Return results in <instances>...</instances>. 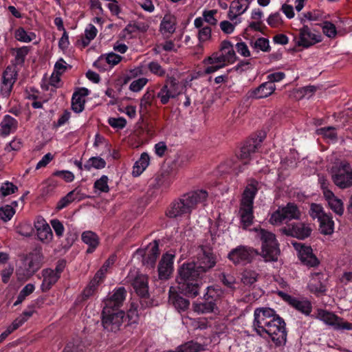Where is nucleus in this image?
<instances>
[{
	"label": "nucleus",
	"mask_w": 352,
	"mask_h": 352,
	"mask_svg": "<svg viewBox=\"0 0 352 352\" xmlns=\"http://www.w3.org/2000/svg\"><path fill=\"white\" fill-rule=\"evenodd\" d=\"M217 13L215 10H206L203 12V17L204 21L210 25H214L217 23V20L214 18V14Z\"/></svg>",
	"instance_id": "e2e57ef3"
},
{
	"label": "nucleus",
	"mask_w": 352,
	"mask_h": 352,
	"mask_svg": "<svg viewBox=\"0 0 352 352\" xmlns=\"http://www.w3.org/2000/svg\"><path fill=\"white\" fill-rule=\"evenodd\" d=\"M206 63H208L210 65L213 64H218V65H223V67L229 64L228 62H227L225 56L223 55V52L220 50L218 52H215L212 54L211 56H209L206 60Z\"/></svg>",
	"instance_id": "c03bdc74"
},
{
	"label": "nucleus",
	"mask_w": 352,
	"mask_h": 352,
	"mask_svg": "<svg viewBox=\"0 0 352 352\" xmlns=\"http://www.w3.org/2000/svg\"><path fill=\"white\" fill-rule=\"evenodd\" d=\"M28 263L24 268H19L16 271V276L19 280H27L33 276L42 266L43 255L40 247L35 248L26 258Z\"/></svg>",
	"instance_id": "423d86ee"
},
{
	"label": "nucleus",
	"mask_w": 352,
	"mask_h": 352,
	"mask_svg": "<svg viewBox=\"0 0 352 352\" xmlns=\"http://www.w3.org/2000/svg\"><path fill=\"white\" fill-rule=\"evenodd\" d=\"M29 47L23 46L19 48H12V52L14 55V64L15 65H22L24 62L26 56L29 52Z\"/></svg>",
	"instance_id": "4c0bfd02"
},
{
	"label": "nucleus",
	"mask_w": 352,
	"mask_h": 352,
	"mask_svg": "<svg viewBox=\"0 0 352 352\" xmlns=\"http://www.w3.org/2000/svg\"><path fill=\"white\" fill-rule=\"evenodd\" d=\"M331 179L341 189L352 186V168L346 162H341L332 166Z\"/></svg>",
	"instance_id": "0eeeda50"
},
{
	"label": "nucleus",
	"mask_w": 352,
	"mask_h": 352,
	"mask_svg": "<svg viewBox=\"0 0 352 352\" xmlns=\"http://www.w3.org/2000/svg\"><path fill=\"white\" fill-rule=\"evenodd\" d=\"M250 44L252 47L263 52H269L270 50L269 40L265 38H259L255 41H251Z\"/></svg>",
	"instance_id": "8fccbe9b"
},
{
	"label": "nucleus",
	"mask_w": 352,
	"mask_h": 352,
	"mask_svg": "<svg viewBox=\"0 0 352 352\" xmlns=\"http://www.w3.org/2000/svg\"><path fill=\"white\" fill-rule=\"evenodd\" d=\"M54 175L62 177L66 182H72L74 179V174L69 170H58Z\"/></svg>",
	"instance_id": "338daca9"
},
{
	"label": "nucleus",
	"mask_w": 352,
	"mask_h": 352,
	"mask_svg": "<svg viewBox=\"0 0 352 352\" xmlns=\"http://www.w3.org/2000/svg\"><path fill=\"white\" fill-rule=\"evenodd\" d=\"M193 261L205 274L216 265L217 256L211 248L200 245L197 248Z\"/></svg>",
	"instance_id": "6e6552de"
},
{
	"label": "nucleus",
	"mask_w": 352,
	"mask_h": 352,
	"mask_svg": "<svg viewBox=\"0 0 352 352\" xmlns=\"http://www.w3.org/2000/svg\"><path fill=\"white\" fill-rule=\"evenodd\" d=\"M236 50L237 52L244 57L250 56V52L248 45L244 42L237 43L236 45Z\"/></svg>",
	"instance_id": "774afa93"
},
{
	"label": "nucleus",
	"mask_w": 352,
	"mask_h": 352,
	"mask_svg": "<svg viewBox=\"0 0 352 352\" xmlns=\"http://www.w3.org/2000/svg\"><path fill=\"white\" fill-rule=\"evenodd\" d=\"M179 94L178 83L174 77H168L165 85L157 93V97L160 99L163 104L168 102L170 98H174Z\"/></svg>",
	"instance_id": "ddd939ff"
},
{
	"label": "nucleus",
	"mask_w": 352,
	"mask_h": 352,
	"mask_svg": "<svg viewBox=\"0 0 352 352\" xmlns=\"http://www.w3.org/2000/svg\"><path fill=\"white\" fill-rule=\"evenodd\" d=\"M336 130V129L333 126L322 127L317 129L316 133L322 135L324 138L336 141L338 138Z\"/></svg>",
	"instance_id": "37998d69"
},
{
	"label": "nucleus",
	"mask_w": 352,
	"mask_h": 352,
	"mask_svg": "<svg viewBox=\"0 0 352 352\" xmlns=\"http://www.w3.org/2000/svg\"><path fill=\"white\" fill-rule=\"evenodd\" d=\"M122 60V56L113 52L101 55L94 63V66L101 69L105 70L106 64L111 67L118 64Z\"/></svg>",
	"instance_id": "5701e85b"
},
{
	"label": "nucleus",
	"mask_w": 352,
	"mask_h": 352,
	"mask_svg": "<svg viewBox=\"0 0 352 352\" xmlns=\"http://www.w3.org/2000/svg\"><path fill=\"white\" fill-rule=\"evenodd\" d=\"M221 51L223 52L228 63H233L236 56L232 43L228 41H223L221 44Z\"/></svg>",
	"instance_id": "f704fd0d"
},
{
	"label": "nucleus",
	"mask_w": 352,
	"mask_h": 352,
	"mask_svg": "<svg viewBox=\"0 0 352 352\" xmlns=\"http://www.w3.org/2000/svg\"><path fill=\"white\" fill-rule=\"evenodd\" d=\"M108 180L107 176L102 175L99 179L95 182L94 188L102 192H108L109 191Z\"/></svg>",
	"instance_id": "603ef678"
},
{
	"label": "nucleus",
	"mask_w": 352,
	"mask_h": 352,
	"mask_svg": "<svg viewBox=\"0 0 352 352\" xmlns=\"http://www.w3.org/2000/svg\"><path fill=\"white\" fill-rule=\"evenodd\" d=\"M126 294L124 287H119L113 295L104 301V307L111 309H119L122 305Z\"/></svg>",
	"instance_id": "393cba45"
},
{
	"label": "nucleus",
	"mask_w": 352,
	"mask_h": 352,
	"mask_svg": "<svg viewBox=\"0 0 352 352\" xmlns=\"http://www.w3.org/2000/svg\"><path fill=\"white\" fill-rule=\"evenodd\" d=\"M147 82L148 79L146 78H138L131 83L129 89L131 91L134 92L140 91L145 86Z\"/></svg>",
	"instance_id": "13d9d810"
},
{
	"label": "nucleus",
	"mask_w": 352,
	"mask_h": 352,
	"mask_svg": "<svg viewBox=\"0 0 352 352\" xmlns=\"http://www.w3.org/2000/svg\"><path fill=\"white\" fill-rule=\"evenodd\" d=\"M243 0H234L232 2L230 9L231 13H236L238 15H240L245 12V11L248 9V6H247L244 9H243V6L241 2Z\"/></svg>",
	"instance_id": "052dcab7"
},
{
	"label": "nucleus",
	"mask_w": 352,
	"mask_h": 352,
	"mask_svg": "<svg viewBox=\"0 0 352 352\" xmlns=\"http://www.w3.org/2000/svg\"><path fill=\"white\" fill-rule=\"evenodd\" d=\"M105 166L106 162L104 160L100 157H92L84 164V168L87 170H90L91 168L101 169L104 168Z\"/></svg>",
	"instance_id": "ea45409f"
},
{
	"label": "nucleus",
	"mask_w": 352,
	"mask_h": 352,
	"mask_svg": "<svg viewBox=\"0 0 352 352\" xmlns=\"http://www.w3.org/2000/svg\"><path fill=\"white\" fill-rule=\"evenodd\" d=\"M104 277L101 276V272L96 273L94 278L91 280L89 285L85 288L82 293V298L86 300L91 296L97 289L99 284L103 280Z\"/></svg>",
	"instance_id": "7c9ffc66"
},
{
	"label": "nucleus",
	"mask_w": 352,
	"mask_h": 352,
	"mask_svg": "<svg viewBox=\"0 0 352 352\" xmlns=\"http://www.w3.org/2000/svg\"><path fill=\"white\" fill-rule=\"evenodd\" d=\"M211 28L209 26H205L199 29L198 32V38L200 43L208 41L211 38Z\"/></svg>",
	"instance_id": "680f3d73"
},
{
	"label": "nucleus",
	"mask_w": 352,
	"mask_h": 352,
	"mask_svg": "<svg viewBox=\"0 0 352 352\" xmlns=\"http://www.w3.org/2000/svg\"><path fill=\"white\" fill-rule=\"evenodd\" d=\"M89 94L87 88H80L74 92L72 98V109L76 113H80L84 110L85 100L83 98Z\"/></svg>",
	"instance_id": "a878e982"
},
{
	"label": "nucleus",
	"mask_w": 352,
	"mask_h": 352,
	"mask_svg": "<svg viewBox=\"0 0 352 352\" xmlns=\"http://www.w3.org/2000/svg\"><path fill=\"white\" fill-rule=\"evenodd\" d=\"M169 302L178 311H186L190 305L188 299L183 298L177 292H172L171 289L169 292Z\"/></svg>",
	"instance_id": "cd10ccee"
},
{
	"label": "nucleus",
	"mask_w": 352,
	"mask_h": 352,
	"mask_svg": "<svg viewBox=\"0 0 352 352\" xmlns=\"http://www.w3.org/2000/svg\"><path fill=\"white\" fill-rule=\"evenodd\" d=\"M280 232L287 236L303 240L311 235L312 228L309 224L298 222L287 225L286 226L280 228Z\"/></svg>",
	"instance_id": "f8f14e48"
},
{
	"label": "nucleus",
	"mask_w": 352,
	"mask_h": 352,
	"mask_svg": "<svg viewBox=\"0 0 352 352\" xmlns=\"http://www.w3.org/2000/svg\"><path fill=\"white\" fill-rule=\"evenodd\" d=\"M154 98L153 93L146 92L140 100V113L142 115L148 112V108L151 105L152 100Z\"/></svg>",
	"instance_id": "79ce46f5"
},
{
	"label": "nucleus",
	"mask_w": 352,
	"mask_h": 352,
	"mask_svg": "<svg viewBox=\"0 0 352 352\" xmlns=\"http://www.w3.org/2000/svg\"><path fill=\"white\" fill-rule=\"evenodd\" d=\"M278 295L281 296L291 306L294 307L298 311L305 314L306 316H309L311 312L312 306L309 301L300 300L283 292H279Z\"/></svg>",
	"instance_id": "dca6fc26"
},
{
	"label": "nucleus",
	"mask_w": 352,
	"mask_h": 352,
	"mask_svg": "<svg viewBox=\"0 0 352 352\" xmlns=\"http://www.w3.org/2000/svg\"><path fill=\"white\" fill-rule=\"evenodd\" d=\"M148 69L151 73L158 76H164L166 74V71L156 61L150 62L148 64Z\"/></svg>",
	"instance_id": "4d7b16f0"
},
{
	"label": "nucleus",
	"mask_w": 352,
	"mask_h": 352,
	"mask_svg": "<svg viewBox=\"0 0 352 352\" xmlns=\"http://www.w3.org/2000/svg\"><path fill=\"white\" fill-rule=\"evenodd\" d=\"M331 209L337 214L341 216L344 212L343 202L341 199L336 197L329 204Z\"/></svg>",
	"instance_id": "864d4df0"
},
{
	"label": "nucleus",
	"mask_w": 352,
	"mask_h": 352,
	"mask_svg": "<svg viewBox=\"0 0 352 352\" xmlns=\"http://www.w3.org/2000/svg\"><path fill=\"white\" fill-rule=\"evenodd\" d=\"M300 212L297 206L293 203H289L283 208H279L271 216L270 221L272 224H278L284 221L298 219Z\"/></svg>",
	"instance_id": "9d476101"
},
{
	"label": "nucleus",
	"mask_w": 352,
	"mask_h": 352,
	"mask_svg": "<svg viewBox=\"0 0 352 352\" xmlns=\"http://www.w3.org/2000/svg\"><path fill=\"white\" fill-rule=\"evenodd\" d=\"M97 32L98 30L96 28L94 25L89 24L85 29V36L82 39V44L83 47H86L89 44L90 41L96 37Z\"/></svg>",
	"instance_id": "de8ad7c7"
},
{
	"label": "nucleus",
	"mask_w": 352,
	"mask_h": 352,
	"mask_svg": "<svg viewBox=\"0 0 352 352\" xmlns=\"http://www.w3.org/2000/svg\"><path fill=\"white\" fill-rule=\"evenodd\" d=\"M150 305L151 302L148 300V296H146L144 298L140 297V305H135L134 304H132L130 311L132 312V309H134V311H136V314L138 315L139 312H140L142 309H144V308L148 307Z\"/></svg>",
	"instance_id": "bf43d9fd"
},
{
	"label": "nucleus",
	"mask_w": 352,
	"mask_h": 352,
	"mask_svg": "<svg viewBox=\"0 0 352 352\" xmlns=\"http://www.w3.org/2000/svg\"><path fill=\"white\" fill-rule=\"evenodd\" d=\"M176 25V17L172 14H166L161 21L160 31L165 38H168L175 32Z\"/></svg>",
	"instance_id": "4be33fe9"
},
{
	"label": "nucleus",
	"mask_w": 352,
	"mask_h": 352,
	"mask_svg": "<svg viewBox=\"0 0 352 352\" xmlns=\"http://www.w3.org/2000/svg\"><path fill=\"white\" fill-rule=\"evenodd\" d=\"M159 254L160 250L158 242L157 241H154L153 243H150L146 248L142 261L144 265L150 268H153Z\"/></svg>",
	"instance_id": "aec40b11"
},
{
	"label": "nucleus",
	"mask_w": 352,
	"mask_h": 352,
	"mask_svg": "<svg viewBox=\"0 0 352 352\" xmlns=\"http://www.w3.org/2000/svg\"><path fill=\"white\" fill-rule=\"evenodd\" d=\"M124 312L119 309L103 307L102 323L107 331L116 332L123 322Z\"/></svg>",
	"instance_id": "1a4fd4ad"
},
{
	"label": "nucleus",
	"mask_w": 352,
	"mask_h": 352,
	"mask_svg": "<svg viewBox=\"0 0 352 352\" xmlns=\"http://www.w3.org/2000/svg\"><path fill=\"white\" fill-rule=\"evenodd\" d=\"M14 213L15 210L9 205L0 208V218L6 222L10 220Z\"/></svg>",
	"instance_id": "5fc2aeb1"
},
{
	"label": "nucleus",
	"mask_w": 352,
	"mask_h": 352,
	"mask_svg": "<svg viewBox=\"0 0 352 352\" xmlns=\"http://www.w3.org/2000/svg\"><path fill=\"white\" fill-rule=\"evenodd\" d=\"M257 148L256 140L249 139L241 146L238 157L242 160H248L251 154L255 153Z\"/></svg>",
	"instance_id": "c85d7f7f"
},
{
	"label": "nucleus",
	"mask_w": 352,
	"mask_h": 352,
	"mask_svg": "<svg viewBox=\"0 0 352 352\" xmlns=\"http://www.w3.org/2000/svg\"><path fill=\"white\" fill-rule=\"evenodd\" d=\"M309 214L313 219H318L320 221L327 214L323 211V208L320 204H311Z\"/></svg>",
	"instance_id": "3c124183"
},
{
	"label": "nucleus",
	"mask_w": 352,
	"mask_h": 352,
	"mask_svg": "<svg viewBox=\"0 0 352 352\" xmlns=\"http://www.w3.org/2000/svg\"><path fill=\"white\" fill-rule=\"evenodd\" d=\"M34 227L37 232V236L40 241L44 243H49L53 238V233L49 224L43 219H38Z\"/></svg>",
	"instance_id": "6ab92c4d"
},
{
	"label": "nucleus",
	"mask_w": 352,
	"mask_h": 352,
	"mask_svg": "<svg viewBox=\"0 0 352 352\" xmlns=\"http://www.w3.org/2000/svg\"><path fill=\"white\" fill-rule=\"evenodd\" d=\"M175 256L172 254L166 253L163 254L159 265L158 273L160 279H166L173 272V260Z\"/></svg>",
	"instance_id": "f3484780"
},
{
	"label": "nucleus",
	"mask_w": 352,
	"mask_h": 352,
	"mask_svg": "<svg viewBox=\"0 0 352 352\" xmlns=\"http://www.w3.org/2000/svg\"><path fill=\"white\" fill-rule=\"evenodd\" d=\"M322 32L329 38H334L337 34L336 26L329 21H324L323 23Z\"/></svg>",
	"instance_id": "6e6d98bb"
},
{
	"label": "nucleus",
	"mask_w": 352,
	"mask_h": 352,
	"mask_svg": "<svg viewBox=\"0 0 352 352\" xmlns=\"http://www.w3.org/2000/svg\"><path fill=\"white\" fill-rule=\"evenodd\" d=\"M259 183L255 179L250 180L245 187L240 201L239 215L243 229H247L253 223V204L258 190Z\"/></svg>",
	"instance_id": "39448f33"
},
{
	"label": "nucleus",
	"mask_w": 352,
	"mask_h": 352,
	"mask_svg": "<svg viewBox=\"0 0 352 352\" xmlns=\"http://www.w3.org/2000/svg\"><path fill=\"white\" fill-rule=\"evenodd\" d=\"M256 236L261 241V251L248 245H238L231 250L228 255V259L234 265L245 266L252 263L255 258L260 255L265 262L276 261L280 254L278 243L276 236L264 229H256Z\"/></svg>",
	"instance_id": "f257e3e1"
},
{
	"label": "nucleus",
	"mask_w": 352,
	"mask_h": 352,
	"mask_svg": "<svg viewBox=\"0 0 352 352\" xmlns=\"http://www.w3.org/2000/svg\"><path fill=\"white\" fill-rule=\"evenodd\" d=\"M43 280L41 284L43 292H47L54 285L60 278V276L52 269H45L42 272Z\"/></svg>",
	"instance_id": "bb28decb"
},
{
	"label": "nucleus",
	"mask_w": 352,
	"mask_h": 352,
	"mask_svg": "<svg viewBox=\"0 0 352 352\" xmlns=\"http://www.w3.org/2000/svg\"><path fill=\"white\" fill-rule=\"evenodd\" d=\"M149 156L147 153H143L140 159L135 163L133 168V175L139 176L148 166Z\"/></svg>",
	"instance_id": "72a5a7b5"
},
{
	"label": "nucleus",
	"mask_w": 352,
	"mask_h": 352,
	"mask_svg": "<svg viewBox=\"0 0 352 352\" xmlns=\"http://www.w3.org/2000/svg\"><path fill=\"white\" fill-rule=\"evenodd\" d=\"M298 257L301 262L307 266L315 267L319 263L310 246H306L302 250L300 251Z\"/></svg>",
	"instance_id": "c756f323"
},
{
	"label": "nucleus",
	"mask_w": 352,
	"mask_h": 352,
	"mask_svg": "<svg viewBox=\"0 0 352 352\" xmlns=\"http://www.w3.org/2000/svg\"><path fill=\"white\" fill-rule=\"evenodd\" d=\"M17 190L18 187L16 185L12 182H6L1 184L0 194L2 197H6L16 192Z\"/></svg>",
	"instance_id": "09e8293b"
},
{
	"label": "nucleus",
	"mask_w": 352,
	"mask_h": 352,
	"mask_svg": "<svg viewBox=\"0 0 352 352\" xmlns=\"http://www.w3.org/2000/svg\"><path fill=\"white\" fill-rule=\"evenodd\" d=\"M177 280L182 284V289L186 294L195 297L199 294V285L198 280L202 278L204 274L197 267L192 261L184 263L179 269Z\"/></svg>",
	"instance_id": "20e7f679"
},
{
	"label": "nucleus",
	"mask_w": 352,
	"mask_h": 352,
	"mask_svg": "<svg viewBox=\"0 0 352 352\" xmlns=\"http://www.w3.org/2000/svg\"><path fill=\"white\" fill-rule=\"evenodd\" d=\"M15 38L21 42L29 43L36 38V34L32 32H26L24 28H19L15 31Z\"/></svg>",
	"instance_id": "58836bf2"
},
{
	"label": "nucleus",
	"mask_w": 352,
	"mask_h": 352,
	"mask_svg": "<svg viewBox=\"0 0 352 352\" xmlns=\"http://www.w3.org/2000/svg\"><path fill=\"white\" fill-rule=\"evenodd\" d=\"M216 304L212 300L193 305V309L198 314H208L214 311Z\"/></svg>",
	"instance_id": "e433bc0d"
},
{
	"label": "nucleus",
	"mask_w": 352,
	"mask_h": 352,
	"mask_svg": "<svg viewBox=\"0 0 352 352\" xmlns=\"http://www.w3.org/2000/svg\"><path fill=\"white\" fill-rule=\"evenodd\" d=\"M316 318L332 326L336 330H352V323L344 321L342 318L327 310L318 309Z\"/></svg>",
	"instance_id": "9b49d317"
},
{
	"label": "nucleus",
	"mask_w": 352,
	"mask_h": 352,
	"mask_svg": "<svg viewBox=\"0 0 352 352\" xmlns=\"http://www.w3.org/2000/svg\"><path fill=\"white\" fill-rule=\"evenodd\" d=\"M34 312V306H29L28 310L24 311L8 327L7 329L0 335V343H1L11 333L17 329L24 324Z\"/></svg>",
	"instance_id": "4468645a"
},
{
	"label": "nucleus",
	"mask_w": 352,
	"mask_h": 352,
	"mask_svg": "<svg viewBox=\"0 0 352 352\" xmlns=\"http://www.w3.org/2000/svg\"><path fill=\"white\" fill-rule=\"evenodd\" d=\"M276 89V86L272 82H265L257 88L248 91V96L252 98H263L270 96Z\"/></svg>",
	"instance_id": "412c9836"
},
{
	"label": "nucleus",
	"mask_w": 352,
	"mask_h": 352,
	"mask_svg": "<svg viewBox=\"0 0 352 352\" xmlns=\"http://www.w3.org/2000/svg\"><path fill=\"white\" fill-rule=\"evenodd\" d=\"M17 127V121L9 115H6L0 124V132L3 135H8Z\"/></svg>",
	"instance_id": "473e14b6"
},
{
	"label": "nucleus",
	"mask_w": 352,
	"mask_h": 352,
	"mask_svg": "<svg viewBox=\"0 0 352 352\" xmlns=\"http://www.w3.org/2000/svg\"><path fill=\"white\" fill-rule=\"evenodd\" d=\"M50 223L56 234L59 237L62 236L64 232L63 223L58 219H52Z\"/></svg>",
	"instance_id": "69168bd1"
},
{
	"label": "nucleus",
	"mask_w": 352,
	"mask_h": 352,
	"mask_svg": "<svg viewBox=\"0 0 352 352\" xmlns=\"http://www.w3.org/2000/svg\"><path fill=\"white\" fill-rule=\"evenodd\" d=\"M208 193L205 190L191 191L174 200L167 208L166 215L169 218H177L190 214L198 204L206 201Z\"/></svg>",
	"instance_id": "7ed1b4c3"
},
{
	"label": "nucleus",
	"mask_w": 352,
	"mask_h": 352,
	"mask_svg": "<svg viewBox=\"0 0 352 352\" xmlns=\"http://www.w3.org/2000/svg\"><path fill=\"white\" fill-rule=\"evenodd\" d=\"M131 285L140 297L148 296V278L146 276L142 274H137L132 280Z\"/></svg>",
	"instance_id": "b1692460"
},
{
	"label": "nucleus",
	"mask_w": 352,
	"mask_h": 352,
	"mask_svg": "<svg viewBox=\"0 0 352 352\" xmlns=\"http://www.w3.org/2000/svg\"><path fill=\"white\" fill-rule=\"evenodd\" d=\"M253 328L256 333L264 338H270L276 346L285 344L287 340L285 322L269 307L256 308L254 311Z\"/></svg>",
	"instance_id": "f03ea898"
},
{
	"label": "nucleus",
	"mask_w": 352,
	"mask_h": 352,
	"mask_svg": "<svg viewBox=\"0 0 352 352\" xmlns=\"http://www.w3.org/2000/svg\"><path fill=\"white\" fill-rule=\"evenodd\" d=\"M203 349V346L193 341L187 342L176 348L177 352H199Z\"/></svg>",
	"instance_id": "a19ab883"
},
{
	"label": "nucleus",
	"mask_w": 352,
	"mask_h": 352,
	"mask_svg": "<svg viewBox=\"0 0 352 352\" xmlns=\"http://www.w3.org/2000/svg\"><path fill=\"white\" fill-rule=\"evenodd\" d=\"M17 76V72L14 67L8 66L3 73V82L1 91L9 94L12 89Z\"/></svg>",
	"instance_id": "a211bd4d"
},
{
	"label": "nucleus",
	"mask_w": 352,
	"mask_h": 352,
	"mask_svg": "<svg viewBox=\"0 0 352 352\" xmlns=\"http://www.w3.org/2000/svg\"><path fill=\"white\" fill-rule=\"evenodd\" d=\"M258 274L251 270H245L242 274L241 280L247 285H251L256 282Z\"/></svg>",
	"instance_id": "a18cd8bd"
},
{
	"label": "nucleus",
	"mask_w": 352,
	"mask_h": 352,
	"mask_svg": "<svg viewBox=\"0 0 352 352\" xmlns=\"http://www.w3.org/2000/svg\"><path fill=\"white\" fill-rule=\"evenodd\" d=\"M318 221L320 222V231L322 234L329 235L333 233L334 223L331 216L327 214Z\"/></svg>",
	"instance_id": "c9c22d12"
},
{
	"label": "nucleus",
	"mask_w": 352,
	"mask_h": 352,
	"mask_svg": "<svg viewBox=\"0 0 352 352\" xmlns=\"http://www.w3.org/2000/svg\"><path fill=\"white\" fill-rule=\"evenodd\" d=\"M82 241L89 245L87 252L92 253L99 244L98 235L91 231H85L82 234Z\"/></svg>",
	"instance_id": "2f4dec72"
},
{
	"label": "nucleus",
	"mask_w": 352,
	"mask_h": 352,
	"mask_svg": "<svg viewBox=\"0 0 352 352\" xmlns=\"http://www.w3.org/2000/svg\"><path fill=\"white\" fill-rule=\"evenodd\" d=\"M321 41V36L312 33L307 25L300 29L298 46L307 48Z\"/></svg>",
	"instance_id": "2eb2a0df"
},
{
	"label": "nucleus",
	"mask_w": 352,
	"mask_h": 352,
	"mask_svg": "<svg viewBox=\"0 0 352 352\" xmlns=\"http://www.w3.org/2000/svg\"><path fill=\"white\" fill-rule=\"evenodd\" d=\"M63 352H86L85 346L79 339L69 342Z\"/></svg>",
	"instance_id": "49530a36"
},
{
	"label": "nucleus",
	"mask_w": 352,
	"mask_h": 352,
	"mask_svg": "<svg viewBox=\"0 0 352 352\" xmlns=\"http://www.w3.org/2000/svg\"><path fill=\"white\" fill-rule=\"evenodd\" d=\"M108 122L112 127L117 129H123L126 124V121L123 118H110Z\"/></svg>",
	"instance_id": "0e129e2a"
}]
</instances>
